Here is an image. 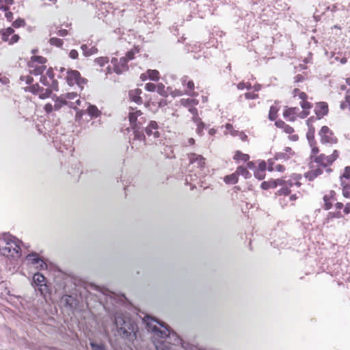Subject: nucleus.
I'll return each mask as SVG.
<instances>
[{"label":"nucleus","instance_id":"obj_10","mask_svg":"<svg viewBox=\"0 0 350 350\" xmlns=\"http://www.w3.org/2000/svg\"><path fill=\"white\" fill-rule=\"evenodd\" d=\"M299 111V109L297 107L288 108L284 112L283 115L284 118H288V120L293 122L295 120Z\"/></svg>","mask_w":350,"mask_h":350},{"label":"nucleus","instance_id":"obj_53","mask_svg":"<svg viewBox=\"0 0 350 350\" xmlns=\"http://www.w3.org/2000/svg\"><path fill=\"white\" fill-rule=\"evenodd\" d=\"M323 200L325 201V205H324L325 209L329 210L331 208V206H332L331 203H329L328 202L329 198L327 196H325L324 198H323Z\"/></svg>","mask_w":350,"mask_h":350},{"label":"nucleus","instance_id":"obj_64","mask_svg":"<svg viewBox=\"0 0 350 350\" xmlns=\"http://www.w3.org/2000/svg\"><path fill=\"white\" fill-rule=\"evenodd\" d=\"M344 212L347 214L350 213V203L347 204Z\"/></svg>","mask_w":350,"mask_h":350},{"label":"nucleus","instance_id":"obj_19","mask_svg":"<svg viewBox=\"0 0 350 350\" xmlns=\"http://www.w3.org/2000/svg\"><path fill=\"white\" fill-rule=\"evenodd\" d=\"M341 185L342 186V194L345 198H350V183H347V180H342Z\"/></svg>","mask_w":350,"mask_h":350},{"label":"nucleus","instance_id":"obj_20","mask_svg":"<svg viewBox=\"0 0 350 350\" xmlns=\"http://www.w3.org/2000/svg\"><path fill=\"white\" fill-rule=\"evenodd\" d=\"M236 173L237 174L238 176L241 175L243 176L245 178H248L251 176V174L249 172V171L243 166L238 167L236 170Z\"/></svg>","mask_w":350,"mask_h":350},{"label":"nucleus","instance_id":"obj_60","mask_svg":"<svg viewBox=\"0 0 350 350\" xmlns=\"http://www.w3.org/2000/svg\"><path fill=\"white\" fill-rule=\"evenodd\" d=\"M173 96H182L183 94H185V92H183L182 91L179 90H175L174 92H172Z\"/></svg>","mask_w":350,"mask_h":350},{"label":"nucleus","instance_id":"obj_13","mask_svg":"<svg viewBox=\"0 0 350 350\" xmlns=\"http://www.w3.org/2000/svg\"><path fill=\"white\" fill-rule=\"evenodd\" d=\"M301 178V176L299 174L295 175L292 178L288 180V181H286L285 185H287V187L291 189V187H293L294 186H296L297 187H299L301 186V183L299 181Z\"/></svg>","mask_w":350,"mask_h":350},{"label":"nucleus","instance_id":"obj_2","mask_svg":"<svg viewBox=\"0 0 350 350\" xmlns=\"http://www.w3.org/2000/svg\"><path fill=\"white\" fill-rule=\"evenodd\" d=\"M20 241L10 234L0 238V252L7 257L18 258L21 256Z\"/></svg>","mask_w":350,"mask_h":350},{"label":"nucleus","instance_id":"obj_16","mask_svg":"<svg viewBox=\"0 0 350 350\" xmlns=\"http://www.w3.org/2000/svg\"><path fill=\"white\" fill-rule=\"evenodd\" d=\"M285 170V167L280 165V164H278V165H274L273 162L271 161V159H269L268 161V170L271 172V171H274V170H276L278 172H283Z\"/></svg>","mask_w":350,"mask_h":350},{"label":"nucleus","instance_id":"obj_32","mask_svg":"<svg viewBox=\"0 0 350 350\" xmlns=\"http://www.w3.org/2000/svg\"><path fill=\"white\" fill-rule=\"evenodd\" d=\"M196 124H197V129H196V131L198 133V134H199L200 135H202L203 134V129L205 126L204 122H202L201 121V119H200V121H198V122H195Z\"/></svg>","mask_w":350,"mask_h":350},{"label":"nucleus","instance_id":"obj_18","mask_svg":"<svg viewBox=\"0 0 350 350\" xmlns=\"http://www.w3.org/2000/svg\"><path fill=\"white\" fill-rule=\"evenodd\" d=\"M14 32V30L12 27H8L5 29H3L1 33V39L3 41L8 42L9 40V37L12 36Z\"/></svg>","mask_w":350,"mask_h":350},{"label":"nucleus","instance_id":"obj_34","mask_svg":"<svg viewBox=\"0 0 350 350\" xmlns=\"http://www.w3.org/2000/svg\"><path fill=\"white\" fill-rule=\"evenodd\" d=\"M49 42L51 44L55 45V46H57L59 47L62 46L63 44V40L59 38H51L49 40Z\"/></svg>","mask_w":350,"mask_h":350},{"label":"nucleus","instance_id":"obj_63","mask_svg":"<svg viewBox=\"0 0 350 350\" xmlns=\"http://www.w3.org/2000/svg\"><path fill=\"white\" fill-rule=\"evenodd\" d=\"M237 135H239L240 137V138H241V139L242 141H246L247 140V136L245 134H244L243 133H242V132L239 133V132Z\"/></svg>","mask_w":350,"mask_h":350},{"label":"nucleus","instance_id":"obj_61","mask_svg":"<svg viewBox=\"0 0 350 350\" xmlns=\"http://www.w3.org/2000/svg\"><path fill=\"white\" fill-rule=\"evenodd\" d=\"M53 107L51 104L48 103L45 105L44 109L47 113H50L53 111Z\"/></svg>","mask_w":350,"mask_h":350},{"label":"nucleus","instance_id":"obj_46","mask_svg":"<svg viewBox=\"0 0 350 350\" xmlns=\"http://www.w3.org/2000/svg\"><path fill=\"white\" fill-rule=\"evenodd\" d=\"M306 178H308L309 180H314L316 177H317V174L314 172V170H312L308 173L305 174Z\"/></svg>","mask_w":350,"mask_h":350},{"label":"nucleus","instance_id":"obj_5","mask_svg":"<svg viewBox=\"0 0 350 350\" xmlns=\"http://www.w3.org/2000/svg\"><path fill=\"white\" fill-rule=\"evenodd\" d=\"M115 324L118 329L120 335L122 337L126 338L131 334V332L128 329L133 332V329H131L130 327H128L127 329L126 321L122 316L118 315L116 317Z\"/></svg>","mask_w":350,"mask_h":350},{"label":"nucleus","instance_id":"obj_38","mask_svg":"<svg viewBox=\"0 0 350 350\" xmlns=\"http://www.w3.org/2000/svg\"><path fill=\"white\" fill-rule=\"evenodd\" d=\"M254 176L258 180H262L265 177V172L256 169L254 172Z\"/></svg>","mask_w":350,"mask_h":350},{"label":"nucleus","instance_id":"obj_55","mask_svg":"<svg viewBox=\"0 0 350 350\" xmlns=\"http://www.w3.org/2000/svg\"><path fill=\"white\" fill-rule=\"evenodd\" d=\"M69 57L73 59H77L78 57V52L75 49L71 50L69 53Z\"/></svg>","mask_w":350,"mask_h":350},{"label":"nucleus","instance_id":"obj_52","mask_svg":"<svg viewBox=\"0 0 350 350\" xmlns=\"http://www.w3.org/2000/svg\"><path fill=\"white\" fill-rule=\"evenodd\" d=\"M18 40H19V36H18V35H17V34H14V35H13V36L11 37V38H10V39H9V40H8V42H9V43H10V44H14V43H15V42H18Z\"/></svg>","mask_w":350,"mask_h":350},{"label":"nucleus","instance_id":"obj_50","mask_svg":"<svg viewBox=\"0 0 350 350\" xmlns=\"http://www.w3.org/2000/svg\"><path fill=\"white\" fill-rule=\"evenodd\" d=\"M51 93L52 92L51 90L46 89L44 93L40 95V98L42 99L49 98L51 96Z\"/></svg>","mask_w":350,"mask_h":350},{"label":"nucleus","instance_id":"obj_21","mask_svg":"<svg viewBox=\"0 0 350 350\" xmlns=\"http://www.w3.org/2000/svg\"><path fill=\"white\" fill-rule=\"evenodd\" d=\"M224 181L227 184H235L238 181V176L236 172L230 175L226 176L224 178Z\"/></svg>","mask_w":350,"mask_h":350},{"label":"nucleus","instance_id":"obj_7","mask_svg":"<svg viewBox=\"0 0 350 350\" xmlns=\"http://www.w3.org/2000/svg\"><path fill=\"white\" fill-rule=\"evenodd\" d=\"M319 135L322 143H336V139L333 135L332 131L326 126L321 128Z\"/></svg>","mask_w":350,"mask_h":350},{"label":"nucleus","instance_id":"obj_54","mask_svg":"<svg viewBox=\"0 0 350 350\" xmlns=\"http://www.w3.org/2000/svg\"><path fill=\"white\" fill-rule=\"evenodd\" d=\"M267 168V164L265 161H262L258 164L257 170L265 172Z\"/></svg>","mask_w":350,"mask_h":350},{"label":"nucleus","instance_id":"obj_6","mask_svg":"<svg viewBox=\"0 0 350 350\" xmlns=\"http://www.w3.org/2000/svg\"><path fill=\"white\" fill-rule=\"evenodd\" d=\"M189 158L191 169L196 167L198 169L196 172L200 174V171H202L205 164L204 159L202 157V156L196 154L195 153L190 154L189 155Z\"/></svg>","mask_w":350,"mask_h":350},{"label":"nucleus","instance_id":"obj_43","mask_svg":"<svg viewBox=\"0 0 350 350\" xmlns=\"http://www.w3.org/2000/svg\"><path fill=\"white\" fill-rule=\"evenodd\" d=\"M62 96H63V98L65 100H66V99L74 100L75 98H76L77 97V93H75V92H70V93H67L66 94L62 95Z\"/></svg>","mask_w":350,"mask_h":350},{"label":"nucleus","instance_id":"obj_40","mask_svg":"<svg viewBox=\"0 0 350 350\" xmlns=\"http://www.w3.org/2000/svg\"><path fill=\"white\" fill-rule=\"evenodd\" d=\"M278 192L280 195L287 196L291 193V190L287 187V185H284Z\"/></svg>","mask_w":350,"mask_h":350},{"label":"nucleus","instance_id":"obj_28","mask_svg":"<svg viewBox=\"0 0 350 350\" xmlns=\"http://www.w3.org/2000/svg\"><path fill=\"white\" fill-rule=\"evenodd\" d=\"M180 103L182 105L184 106H189L191 105H197L198 103V101L196 99H181Z\"/></svg>","mask_w":350,"mask_h":350},{"label":"nucleus","instance_id":"obj_8","mask_svg":"<svg viewBox=\"0 0 350 350\" xmlns=\"http://www.w3.org/2000/svg\"><path fill=\"white\" fill-rule=\"evenodd\" d=\"M26 260L29 264L36 265L37 268L42 269L45 266V262L36 253L29 254L26 257Z\"/></svg>","mask_w":350,"mask_h":350},{"label":"nucleus","instance_id":"obj_57","mask_svg":"<svg viewBox=\"0 0 350 350\" xmlns=\"http://www.w3.org/2000/svg\"><path fill=\"white\" fill-rule=\"evenodd\" d=\"M275 125L277 127L281 128L283 129L284 128V126L286 125V124L283 121L279 120V121L275 122Z\"/></svg>","mask_w":350,"mask_h":350},{"label":"nucleus","instance_id":"obj_45","mask_svg":"<svg viewBox=\"0 0 350 350\" xmlns=\"http://www.w3.org/2000/svg\"><path fill=\"white\" fill-rule=\"evenodd\" d=\"M157 91L159 94H160L162 96H165L167 94V92L165 90V87L162 84H159L157 85Z\"/></svg>","mask_w":350,"mask_h":350},{"label":"nucleus","instance_id":"obj_37","mask_svg":"<svg viewBox=\"0 0 350 350\" xmlns=\"http://www.w3.org/2000/svg\"><path fill=\"white\" fill-rule=\"evenodd\" d=\"M141 114H142V113L140 112V111H137L135 112H131L129 113V120H130L131 123V124L134 123L137 120V116H139Z\"/></svg>","mask_w":350,"mask_h":350},{"label":"nucleus","instance_id":"obj_47","mask_svg":"<svg viewBox=\"0 0 350 350\" xmlns=\"http://www.w3.org/2000/svg\"><path fill=\"white\" fill-rule=\"evenodd\" d=\"M289 156L285 152H278L275 154V159H288Z\"/></svg>","mask_w":350,"mask_h":350},{"label":"nucleus","instance_id":"obj_4","mask_svg":"<svg viewBox=\"0 0 350 350\" xmlns=\"http://www.w3.org/2000/svg\"><path fill=\"white\" fill-rule=\"evenodd\" d=\"M337 150H334L333 154L329 156H325L323 154H320L318 157H315L314 161L319 165L325 167L331 165L338 157Z\"/></svg>","mask_w":350,"mask_h":350},{"label":"nucleus","instance_id":"obj_3","mask_svg":"<svg viewBox=\"0 0 350 350\" xmlns=\"http://www.w3.org/2000/svg\"><path fill=\"white\" fill-rule=\"evenodd\" d=\"M66 80L68 84L70 86L76 83L82 88L83 85L87 83V80L81 77L79 72L72 70H68Z\"/></svg>","mask_w":350,"mask_h":350},{"label":"nucleus","instance_id":"obj_33","mask_svg":"<svg viewBox=\"0 0 350 350\" xmlns=\"http://www.w3.org/2000/svg\"><path fill=\"white\" fill-rule=\"evenodd\" d=\"M296 92H298V97L301 100H302V101L306 100V99L307 98V95L306 93L301 92L299 89L295 88V89H294L293 92L294 96H297Z\"/></svg>","mask_w":350,"mask_h":350},{"label":"nucleus","instance_id":"obj_41","mask_svg":"<svg viewBox=\"0 0 350 350\" xmlns=\"http://www.w3.org/2000/svg\"><path fill=\"white\" fill-rule=\"evenodd\" d=\"M225 126H226V129L228 131H229L231 135L236 136L238 135L239 131L234 130L232 124H226Z\"/></svg>","mask_w":350,"mask_h":350},{"label":"nucleus","instance_id":"obj_9","mask_svg":"<svg viewBox=\"0 0 350 350\" xmlns=\"http://www.w3.org/2000/svg\"><path fill=\"white\" fill-rule=\"evenodd\" d=\"M127 62L126 57H121L118 65L114 67V72L120 75L129 69Z\"/></svg>","mask_w":350,"mask_h":350},{"label":"nucleus","instance_id":"obj_44","mask_svg":"<svg viewBox=\"0 0 350 350\" xmlns=\"http://www.w3.org/2000/svg\"><path fill=\"white\" fill-rule=\"evenodd\" d=\"M95 62L99 64L100 66H104L105 64L108 62V58L107 57H99L95 59Z\"/></svg>","mask_w":350,"mask_h":350},{"label":"nucleus","instance_id":"obj_11","mask_svg":"<svg viewBox=\"0 0 350 350\" xmlns=\"http://www.w3.org/2000/svg\"><path fill=\"white\" fill-rule=\"evenodd\" d=\"M316 114L319 119L326 115L328 112V106L325 103H319L317 104L315 109Z\"/></svg>","mask_w":350,"mask_h":350},{"label":"nucleus","instance_id":"obj_59","mask_svg":"<svg viewBox=\"0 0 350 350\" xmlns=\"http://www.w3.org/2000/svg\"><path fill=\"white\" fill-rule=\"evenodd\" d=\"M309 114L308 111H302L301 112H298L297 116H299L301 118H305Z\"/></svg>","mask_w":350,"mask_h":350},{"label":"nucleus","instance_id":"obj_62","mask_svg":"<svg viewBox=\"0 0 350 350\" xmlns=\"http://www.w3.org/2000/svg\"><path fill=\"white\" fill-rule=\"evenodd\" d=\"M152 122H150L149 126L148 127H146V133L148 136H150L152 134Z\"/></svg>","mask_w":350,"mask_h":350},{"label":"nucleus","instance_id":"obj_30","mask_svg":"<svg viewBox=\"0 0 350 350\" xmlns=\"http://www.w3.org/2000/svg\"><path fill=\"white\" fill-rule=\"evenodd\" d=\"M340 108L342 109H348L350 111V96L345 97V100L340 104Z\"/></svg>","mask_w":350,"mask_h":350},{"label":"nucleus","instance_id":"obj_39","mask_svg":"<svg viewBox=\"0 0 350 350\" xmlns=\"http://www.w3.org/2000/svg\"><path fill=\"white\" fill-rule=\"evenodd\" d=\"M90 346L92 348V350H105L104 345L102 344H97L96 342H91Z\"/></svg>","mask_w":350,"mask_h":350},{"label":"nucleus","instance_id":"obj_24","mask_svg":"<svg viewBox=\"0 0 350 350\" xmlns=\"http://www.w3.org/2000/svg\"><path fill=\"white\" fill-rule=\"evenodd\" d=\"M67 105L66 100L63 98V96H60L59 98H57L55 100V103L54 105V109L55 110H59L62 105Z\"/></svg>","mask_w":350,"mask_h":350},{"label":"nucleus","instance_id":"obj_31","mask_svg":"<svg viewBox=\"0 0 350 350\" xmlns=\"http://www.w3.org/2000/svg\"><path fill=\"white\" fill-rule=\"evenodd\" d=\"M276 187V182L275 181H271V182H262L261 183V188L263 189H268L270 187Z\"/></svg>","mask_w":350,"mask_h":350},{"label":"nucleus","instance_id":"obj_25","mask_svg":"<svg viewBox=\"0 0 350 350\" xmlns=\"http://www.w3.org/2000/svg\"><path fill=\"white\" fill-rule=\"evenodd\" d=\"M33 279V281L38 285L42 286L45 278H44V275H42V274L36 273V274H34Z\"/></svg>","mask_w":350,"mask_h":350},{"label":"nucleus","instance_id":"obj_51","mask_svg":"<svg viewBox=\"0 0 350 350\" xmlns=\"http://www.w3.org/2000/svg\"><path fill=\"white\" fill-rule=\"evenodd\" d=\"M245 97L247 99H256L258 97V95L256 94L247 92L245 94Z\"/></svg>","mask_w":350,"mask_h":350},{"label":"nucleus","instance_id":"obj_29","mask_svg":"<svg viewBox=\"0 0 350 350\" xmlns=\"http://www.w3.org/2000/svg\"><path fill=\"white\" fill-rule=\"evenodd\" d=\"M36 62L43 65L46 62V59L42 56H33L31 63H33L34 64Z\"/></svg>","mask_w":350,"mask_h":350},{"label":"nucleus","instance_id":"obj_49","mask_svg":"<svg viewBox=\"0 0 350 350\" xmlns=\"http://www.w3.org/2000/svg\"><path fill=\"white\" fill-rule=\"evenodd\" d=\"M301 107H302L304 111H307L312 107V105L310 103L304 100L301 103Z\"/></svg>","mask_w":350,"mask_h":350},{"label":"nucleus","instance_id":"obj_58","mask_svg":"<svg viewBox=\"0 0 350 350\" xmlns=\"http://www.w3.org/2000/svg\"><path fill=\"white\" fill-rule=\"evenodd\" d=\"M57 34L59 36L64 37L68 35V31L66 29H60L57 31Z\"/></svg>","mask_w":350,"mask_h":350},{"label":"nucleus","instance_id":"obj_12","mask_svg":"<svg viewBox=\"0 0 350 350\" xmlns=\"http://www.w3.org/2000/svg\"><path fill=\"white\" fill-rule=\"evenodd\" d=\"M142 94V90L139 88H136L135 90H131L129 92V98L130 99L135 102L137 104H139L142 103V98L140 96Z\"/></svg>","mask_w":350,"mask_h":350},{"label":"nucleus","instance_id":"obj_36","mask_svg":"<svg viewBox=\"0 0 350 350\" xmlns=\"http://www.w3.org/2000/svg\"><path fill=\"white\" fill-rule=\"evenodd\" d=\"M189 112L193 115V122L200 121V118L198 116V110L195 107H191L189 109Z\"/></svg>","mask_w":350,"mask_h":350},{"label":"nucleus","instance_id":"obj_14","mask_svg":"<svg viewBox=\"0 0 350 350\" xmlns=\"http://www.w3.org/2000/svg\"><path fill=\"white\" fill-rule=\"evenodd\" d=\"M29 67L32 68L30 70V73L33 74L35 75H41L46 69L45 66L42 64L37 66L33 64V63H30Z\"/></svg>","mask_w":350,"mask_h":350},{"label":"nucleus","instance_id":"obj_35","mask_svg":"<svg viewBox=\"0 0 350 350\" xmlns=\"http://www.w3.org/2000/svg\"><path fill=\"white\" fill-rule=\"evenodd\" d=\"M153 321V318L150 316L147 315L144 318V321L146 323V325L148 327V330L150 332L153 331V327L151 325V321Z\"/></svg>","mask_w":350,"mask_h":350},{"label":"nucleus","instance_id":"obj_26","mask_svg":"<svg viewBox=\"0 0 350 350\" xmlns=\"http://www.w3.org/2000/svg\"><path fill=\"white\" fill-rule=\"evenodd\" d=\"M342 180H347V183H350V167L347 166L345 168L344 173L340 177Z\"/></svg>","mask_w":350,"mask_h":350},{"label":"nucleus","instance_id":"obj_42","mask_svg":"<svg viewBox=\"0 0 350 350\" xmlns=\"http://www.w3.org/2000/svg\"><path fill=\"white\" fill-rule=\"evenodd\" d=\"M25 24V22L23 19L22 18H18L16 19L14 23H13V26L16 28H18V27H23L24 26Z\"/></svg>","mask_w":350,"mask_h":350},{"label":"nucleus","instance_id":"obj_48","mask_svg":"<svg viewBox=\"0 0 350 350\" xmlns=\"http://www.w3.org/2000/svg\"><path fill=\"white\" fill-rule=\"evenodd\" d=\"M137 52V51L136 50H131L130 51L127 52V53L124 57H126L127 61L131 60L134 58V55Z\"/></svg>","mask_w":350,"mask_h":350},{"label":"nucleus","instance_id":"obj_1","mask_svg":"<svg viewBox=\"0 0 350 350\" xmlns=\"http://www.w3.org/2000/svg\"><path fill=\"white\" fill-rule=\"evenodd\" d=\"M154 347L157 350H172V344H178L179 338L174 332H170L166 324L154 317Z\"/></svg>","mask_w":350,"mask_h":350},{"label":"nucleus","instance_id":"obj_27","mask_svg":"<svg viewBox=\"0 0 350 350\" xmlns=\"http://www.w3.org/2000/svg\"><path fill=\"white\" fill-rule=\"evenodd\" d=\"M278 107L275 106H271L269 109V118L271 120H274L276 118V114L278 113Z\"/></svg>","mask_w":350,"mask_h":350},{"label":"nucleus","instance_id":"obj_22","mask_svg":"<svg viewBox=\"0 0 350 350\" xmlns=\"http://www.w3.org/2000/svg\"><path fill=\"white\" fill-rule=\"evenodd\" d=\"M87 111L92 117L97 118L100 114V111L95 105H90Z\"/></svg>","mask_w":350,"mask_h":350},{"label":"nucleus","instance_id":"obj_15","mask_svg":"<svg viewBox=\"0 0 350 350\" xmlns=\"http://www.w3.org/2000/svg\"><path fill=\"white\" fill-rule=\"evenodd\" d=\"M81 49L83 51V55L85 57H88L92 55H94V54L96 53L98 51V49L96 47L92 46L89 49L86 44L81 45Z\"/></svg>","mask_w":350,"mask_h":350},{"label":"nucleus","instance_id":"obj_56","mask_svg":"<svg viewBox=\"0 0 350 350\" xmlns=\"http://www.w3.org/2000/svg\"><path fill=\"white\" fill-rule=\"evenodd\" d=\"M283 130L284 131L285 133H288V134H291V133H293V131H294L293 128L291 127V126L288 125V124H286L284 126Z\"/></svg>","mask_w":350,"mask_h":350},{"label":"nucleus","instance_id":"obj_17","mask_svg":"<svg viewBox=\"0 0 350 350\" xmlns=\"http://www.w3.org/2000/svg\"><path fill=\"white\" fill-rule=\"evenodd\" d=\"M234 159L239 161H247L250 159V156L247 154L242 153L241 151L237 150L236 151L234 155Z\"/></svg>","mask_w":350,"mask_h":350},{"label":"nucleus","instance_id":"obj_23","mask_svg":"<svg viewBox=\"0 0 350 350\" xmlns=\"http://www.w3.org/2000/svg\"><path fill=\"white\" fill-rule=\"evenodd\" d=\"M194 83L192 81H189L187 83V90L185 91V94L189 96H196V93L193 92Z\"/></svg>","mask_w":350,"mask_h":350}]
</instances>
